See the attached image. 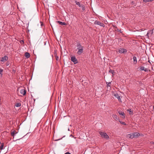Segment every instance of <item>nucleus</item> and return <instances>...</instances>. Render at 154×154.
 <instances>
[{"label": "nucleus", "instance_id": "obj_1", "mask_svg": "<svg viewBox=\"0 0 154 154\" xmlns=\"http://www.w3.org/2000/svg\"><path fill=\"white\" fill-rule=\"evenodd\" d=\"M76 47V50H78L77 52V54L79 55L81 54L83 52L84 47L82 46L80 43L79 42L77 43Z\"/></svg>", "mask_w": 154, "mask_h": 154}, {"label": "nucleus", "instance_id": "obj_2", "mask_svg": "<svg viewBox=\"0 0 154 154\" xmlns=\"http://www.w3.org/2000/svg\"><path fill=\"white\" fill-rule=\"evenodd\" d=\"M140 135L139 133L137 132H134L129 134L127 135V137L130 138L132 139L134 137H138Z\"/></svg>", "mask_w": 154, "mask_h": 154}, {"label": "nucleus", "instance_id": "obj_3", "mask_svg": "<svg viewBox=\"0 0 154 154\" xmlns=\"http://www.w3.org/2000/svg\"><path fill=\"white\" fill-rule=\"evenodd\" d=\"M99 134L102 137H103L106 139H109V137L106 134V133L104 132H100Z\"/></svg>", "mask_w": 154, "mask_h": 154}, {"label": "nucleus", "instance_id": "obj_4", "mask_svg": "<svg viewBox=\"0 0 154 154\" xmlns=\"http://www.w3.org/2000/svg\"><path fill=\"white\" fill-rule=\"evenodd\" d=\"M153 33V30H149L147 32V33L146 36V37H147V38H149V37H150L152 36V34Z\"/></svg>", "mask_w": 154, "mask_h": 154}, {"label": "nucleus", "instance_id": "obj_5", "mask_svg": "<svg viewBox=\"0 0 154 154\" xmlns=\"http://www.w3.org/2000/svg\"><path fill=\"white\" fill-rule=\"evenodd\" d=\"M71 60L74 64L77 63L78 62V60L75 57H71Z\"/></svg>", "mask_w": 154, "mask_h": 154}, {"label": "nucleus", "instance_id": "obj_6", "mask_svg": "<svg viewBox=\"0 0 154 154\" xmlns=\"http://www.w3.org/2000/svg\"><path fill=\"white\" fill-rule=\"evenodd\" d=\"M127 52V50L124 48H120L119 50V52L120 53H124Z\"/></svg>", "mask_w": 154, "mask_h": 154}, {"label": "nucleus", "instance_id": "obj_7", "mask_svg": "<svg viewBox=\"0 0 154 154\" xmlns=\"http://www.w3.org/2000/svg\"><path fill=\"white\" fill-rule=\"evenodd\" d=\"M8 59V57L6 56H5L4 57H2L1 60V61L2 62H5L7 61Z\"/></svg>", "mask_w": 154, "mask_h": 154}, {"label": "nucleus", "instance_id": "obj_8", "mask_svg": "<svg viewBox=\"0 0 154 154\" xmlns=\"http://www.w3.org/2000/svg\"><path fill=\"white\" fill-rule=\"evenodd\" d=\"M114 96L116 97L118 100L120 102H122L121 99L120 98V97L119 95L118 94L116 93L114 94Z\"/></svg>", "mask_w": 154, "mask_h": 154}, {"label": "nucleus", "instance_id": "obj_9", "mask_svg": "<svg viewBox=\"0 0 154 154\" xmlns=\"http://www.w3.org/2000/svg\"><path fill=\"white\" fill-rule=\"evenodd\" d=\"M20 93L23 95H24L26 94V91L25 89H22L20 90Z\"/></svg>", "mask_w": 154, "mask_h": 154}, {"label": "nucleus", "instance_id": "obj_10", "mask_svg": "<svg viewBox=\"0 0 154 154\" xmlns=\"http://www.w3.org/2000/svg\"><path fill=\"white\" fill-rule=\"evenodd\" d=\"M17 133V132L15 131L14 130L12 131H11V134L12 137H14V135Z\"/></svg>", "mask_w": 154, "mask_h": 154}, {"label": "nucleus", "instance_id": "obj_11", "mask_svg": "<svg viewBox=\"0 0 154 154\" xmlns=\"http://www.w3.org/2000/svg\"><path fill=\"white\" fill-rule=\"evenodd\" d=\"M57 22L58 23L62 25H66V24L65 22H62L60 21H57Z\"/></svg>", "mask_w": 154, "mask_h": 154}, {"label": "nucleus", "instance_id": "obj_12", "mask_svg": "<svg viewBox=\"0 0 154 154\" xmlns=\"http://www.w3.org/2000/svg\"><path fill=\"white\" fill-rule=\"evenodd\" d=\"M133 59L134 64H136L137 63V58L135 56H134L133 57Z\"/></svg>", "mask_w": 154, "mask_h": 154}, {"label": "nucleus", "instance_id": "obj_13", "mask_svg": "<svg viewBox=\"0 0 154 154\" xmlns=\"http://www.w3.org/2000/svg\"><path fill=\"white\" fill-rule=\"evenodd\" d=\"M112 117L113 118L115 119V120H118L119 118L116 115L113 114L112 115Z\"/></svg>", "mask_w": 154, "mask_h": 154}, {"label": "nucleus", "instance_id": "obj_14", "mask_svg": "<svg viewBox=\"0 0 154 154\" xmlns=\"http://www.w3.org/2000/svg\"><path fill=\"white\" fill-rule=\"evenodd\" d=\"M25 57L27 58H29L30 57V54L28 52H26L25 54Z\"/></svg>", "mask_w": 154, "mask_h": 154}, {"label": "nucleus", "instance_id": "obj_15", "mask_svg": "<svg viewBox=\"0 0 154 154\" xmlns=\"http://www.w3.org/2000/svg\"><path fill=\"white\" fill-rule=\"evenodd\" d=\"M140 69L141 70H144L145 72L146 71H147L146 69H144V67L143 66L140 67Z\"/></svg>", "mask_w": 154, "mask_h": 154}, {"label": "nucleus", "instance_id": "obj_16", "mask_svg": "<svg viewBox=\"0 0 154 154\" xmlns=\"http://www.w3.org/2000/svg\"><path fill=\"white\" fill-rule=\"evenodd\" d=\"M75 3L77 5L79 6L80 7H81L82 5H80V3L79 2H78L77 1H75Z\"/></svg>", "mask_w": 154, "mask_h": 154}, {"label": "nucleus", "instance_id": "obj_17", "mask_svg": "<svg viewBox=\"0 0 154 154\" xmlns=\"http://www.w3.org/2000/svg\"><path fill=\"white\" fill-rule=\"evenodd\" d=\"M15 106L16 107H20L21 106V103H17L15 104Z\"/></svg>", "mask_w": 154, "mask_h": 154}, {"label": "nucleus", "instance_id": "obj_18", "mask_svg": "<svg viewBox=\"0 0 154 154\" xmlns=\"http://www.w3.org/2000/svg\"><path fill=\"white\" fill-rule=\"evenodd\" d=\"M109 72L112 74V76L114 75V73H115L114 71L112 69H110L109 71Z\"/></svg>", "mask_w": 154, "mask_h": 154}, {"label": "nucleus", "instance_id": "obj_19", "mask_svg": "<svg viewBox=\"0 0 154 154\" xmlns=\"http://www.w3.org/2000/svg\"><path fill=\"white\" fill-rule=\"evenodd\" d=\"M127 111L130 114L133 115V112L131 110V109H128Z\"/></svg>", "mask_w": 154, "mask_h": 154}, {"label": "nucleus", "instance_id": "obj_20", "mask_svg": "<svg viewBox=\"0 0 154 154\" xmlns=\"http://www.w3.org/2000/svg\"><path fill=\"white\" fill-rule=\"evenodd\" d=\"M154 0H143V2L145 3H146L149 2H152Z\"/></svg>", "mask_w": 154, "mask_h": 154}, {"label": "nucleus", "instance_id": "obj_21", "mask_svg": "<svg viewBox=\"0 0 154 154\" xmlns=\"http://www.w3.org/2000/svg\"><path fill=\"white\" fill-rule=\"evenodd\" d=\"M106 84H107V87H110L111 85V82H106Z\"/></svg>", "mask_w": 154, "mask_h": 154}, {"label": "nucleus", "instance_id": "obj_22", "mask_svg": "<svg viewBox=\"0 0 154 154\" xmlns=\"http://www.w3.org/2000/svg\"><path fill=\"white\" fill-rule=\"evenodd\" d=\"M98 25H99L100 26L103 27H104L105 26V25L104 23H102L100 22Z\"/></svg>", "mask_w": 154, "mask_h": 154}, {"label": "nucleus", "instance_id": "obj_23", "mask_svg": "<svg viewBox=\"0 0 154 154\" xmlns=\"http://www.w3.org/2000/svg\"><path fill=\"white\" fill-rule=\"evenodd\" d=\"M100 22L98 21H97V20H96L94 23V24H97V25H98L99 24V23H100Z\"/></svg>", "mask_w": 154, "mask_h": 154}, {"label": "nucleus", "instance_id": "obj_24", "mask_svg": "<svg viewBox=\"0 0 154 154\" xmlns=\"http://www.w3.org/2000/svg\"><path fill=\"white\" fill-rule=\"evenodd\" d=\"M81 7L82 8V10L83 11H84L85 10V6L84 5H82L81 6Z\"/></svg>", "mask_w": 154, "mask_h": 154}, {"label": "nucleus", "instance_id": "obj_25", "mask_svg": "<svg viewBox=\"0 0 154 154\" xmlns=\"http://www.w3.org/2000/svg\"><path fill=\"white\" fill-rule=\"evenodd\" d=\"M119 114L120 115H122L123 116H124V115H125L124 113V112H119Z\"/></svg>", "mask_w": 154, "mask_h": 154}, {"label": "nucleus", "instance_id": "obj_26", "mask_svg": "<svg viewBox=\"0 0 154 154\" xmlns=\"http://www.w3.org/2000/svg\"><path fill=\"white\" fill-rule=\"evenodd\" d=\"M3 147H4V143H2L0 147V149L1 150L3 149Z\"/></svg>", "mask_w": 154, "mask_h": 154}, {"label": "nucleus", "instance_id": "obj_27", "mask_svg": "<svg viewBox=\"0 0 154 154\" xmlns=\"http://www.w3.org/2000/svg\"><path fill=\"white\" fill-rule=\"evenodd\" d=\"M119 122L120 123H121V124H122L123 125H126V123L125 122H122V121H119Z\"/></svg>", "mask_w": 154, "mask_h": 154}, {"label": "nucleus", "instance_id": "obj_28", "mask_svg": "<svg viewBox=\"0 0 154 154\" xmlns=\"http://www.w3.org/2000/svg\"><path fill=\"white\" fill-rule=\"evenodd\" d=\"M3 70L2 69H1L0 68V74H1L2 72H3Z\"/></svg>", "mask_w": 154, "mask_h": 154}, {"label": "nucleus", "instance_id": "obj_29", "mask_svg": "<svg viewBox=\"0 0 154 154\" xmlns=\"http://www.w3.org/2000/svg\"><path fill=\"white\" fill-rule=\"evenodd\" d=\"M20 42L21 43V44H23V43H24V41H23V40H21Z\"/></svg>", "mask_w": 154, "mask_h": 154}, {"label": "nucleus", "instance_id": "obj_30", "mask_svg": "<svg viewBox=\"0 0 154 154\" xmlns=\"http://www.w3.org/2000/svg\"><path fill=\"white\" fill-rule=\"evenodd\" d=\"M56 57V60H58L59 57H58L57 56V57Z\"/></svg>", "mask_w": 154, "mask_h": 154}, {"label": "nucleus", "instance_id": "obj_31", "mask_svg": "<svg viewBox=\"0 0 154 154\" xmlns=\"http://www.w3.org/2000/svg\"><path fill=\"white\" fill-rule=\"evenodd\" d=\"M65 154H71V153L69 152H67L65 153Z\"/></svg>", "mask_w": 154, "mask_h": 154}, {"label": "nucleus", "instance_id": "obj_32", "mask_svg": "<svg viewBox=\"0 0 154 154\" xmlns=\"http://www.w3.org/2000/svg\"><path fill=\"white\" fill-rule=\"evenodd\" d=\"M152 30H153V32L154 33V29Z\"/></svg>", "mask_w": 154, "mask_h": 154}, {"label": "nucleus", "instance_id": "obj_33", "mask_svg": "<svg viewBox=\"0 0 154 154\" xmlns=\"http://www.w3.org/2000/svg\"><path fill=\"white\" fill-rule=\"evenodd\" d=\"M152 145H154V143H152Z\"/></svg>", "mask_w": 154, "mask_h": 154}, {"label": "nucleus", "instance_id": "obj_34", "mask_svg": "<svg viewBox=\"0 0 154 154\" xmlns=\"http://www.w3.org/2000/svg\"><path fill=\"white\" fill-rule=\"evenodd\" d=\"M118 31H119V30H118Z\"/></svg>", "mask_w": 154, "mask_h": 154}, {"label": "nucleus", "instance_id": "obj_35", "mask_svg": "<svg viewBox=\"0 0 154 154\" xmlns=\"http://www.w3.org/2000/svg\"><path fill=\"white\" fill-rule=\"evenodd\" d=\"M1 143V142H0V144Z\"/></svg>", "mask_w": 154, "mask_h": 154}]
</instances>
